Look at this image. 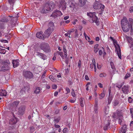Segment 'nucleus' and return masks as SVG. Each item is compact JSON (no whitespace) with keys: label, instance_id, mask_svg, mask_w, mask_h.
I'll use <instances>...</instances> for the list:
<instances>
[{"label":"nucleus","instance_id":"f257e3e1","mask_svg":"<svg viewBox=\"0 0 133 133\" xmlns=\"http://www.w3.org/2000/svg\"><path fill=\"white\" fill-rule=\"evenodd\" d=\"M55 7L54 4L52 2H48L44 5L43 9L41 11L42 13H46L51 10H52Z\"/></svg>","mask_w":133,"mask_h":133},{"label":"nucleus","instance_id":"f03ea898","mask_svg":"<svg viewBox=\"0 0 133 133\" xmlns=\"http://www.w3.org/2000/svg\"><path fill=\"white\" fill-rule=\"evenodd\" d=\"M55 26L53 22H51L49 24V28L46 29L45 32V36L46 37H49L52 32L54 30Z\"/></svg>","mask_w":133,"mask_h":133},{"label":"nucleus","instance_id":"7ed1b4c3","mask_svg":"<svg viewBox=\"0 0 133 133\" xmlns=\"http://www.w3.org/2000/svg\"><path fill=\"white\" fill-rule=\"evenodd\" d=\"M93 8L95 9L99 10V12L100 11L99 14H101L104 11L105 6L98 2H96L94 4Z\"/></svg>","mask_w":133,"mask_h":133},{"label":"nucleus","instance_id":"20e7f679","mask_svg":"<svg viewBox=\"0 0 133 133\" xmlns=\"http://www.w3.org/2000/svg\"><path fill=\"white\" fill-rule=\"evenodd\" d=\"M68 4L69 7L67 8L68 12H70V10H74L76 7V4L74 0H69Z\"/></svg>","mask_w":133,"mask_h":133},{"label":"nucleus","instance_id":"39448f33","mask_svg":"<svg viewBox=\"0 0 133 133\" xmlns=\"http://www.w3.org/2000/svg\"><path fill=\"white\" fill-rule=\"evenodd\" d=\"M87 15L91 18L93 22L95 23L97 25H99V19L96 15L95 12L88 13Z\"/></svg>","mask_w":133,"mask_h":133},{"label":"nucleus","instance_id":"423d86ee","mask_svg":"<svg viewBox=\"0 0 133 133\" xmlns=\"http://www.w3.org/2000/svg\"><path fill=\"white\" fill-rule=\"evenodd\" d=\"M40 47L41 49L45 52L48 53L51 51L49 45L47 43H43L41 44Z\"/></svg>","mask_w":133,"mask_h":133},{"label":"nucleus","instance_id":"0eeeda50","mask_svg":"<svg viewBox=\"0 0 133 133\" xmlns=\"http://www.w3.org/2000/svg\"><path fill=\"white\" fill-rule=\"evenodd\" d=\"M23 75L26 78L30 79L33 77V74L31 72L29 71L25 70L23 72Z\"/></svg>","mask_w":133,"mask_h":133},{"label":"nucleus","instance_id":"6e6552de","mask_svg":"<svg viewBox=\"0 0 133 133\" xmlns=\"http://www.w3.org/2000/svg\"><path fill=\"white\" fill-rule=\"evenodd\" d=\"M66 0H61L60 1L59 4V7L60 8H61L63 11L65 10L66 8V3L65 1Z\"/></svg>","mask_w":133,"mask_h":133},{"label":"nucleus","instance_id":"1a4fd4ad","mask_svg":"<svg viewBox=\"0 0 133 133\" xmlns=\"http://www.w3.org/2000/svg\"><path fill=\"white\" fill-rule=\"evenodd\" d=\"M9 21V18L4 17L0 20V29H3L5 28L4 22H7Z\"/></svg>","mask_w":133,"mask_h":133},{"label":"nucleus","instance_id":"9d476101","mask_svg":"<svg viewBox=\"0 0 133 133\" xmlns=\"http://www.w3.org/2000/svg\"><path fill=\"white\" fill-rule=\"evenodd\" d=\"M17 19V17H15L13 18L11 21L10 24H8L9 26L10 27H14L15 26L16 23H18L16 21Z\"/></svg>","mask_w":133,"mask_h":133},{"label":"nucleus","instance_id":"9b49d317","mask_svg":"<svg viewBox=\"0 0 133 133\" xmlns=\"http://www.w3.org/2000/svg\"><path fill=\"white\" fill-rule=\"evenodd\" d=\"M62 14L61 12L58 10H55L51 15L50 17H52L55 18L56 17L62 15Z\"/></svg>","mask_w":133,"mask_h":133},{"label":"nucleus","instance_id":"f8f14e48","mask_svg":"<svg viewBox=\"0 0 133 133\" xmlns=\"http://www.w3.org/2000/svg\"><path fill=\"white\" fill-rule=\"evenodd\" d=\"M25 108L24 106H22L19 107L18 108V114L19 115H22L24 113Z\"/></svg>","mask_w":133,"mask_h":133},{"label":"nucleus","instance_id":"ddd939ff","mask_svg":"<svg viewBox=\"0 0 133 133\" xmlns=\"http://www.w3.org/2000/svg\"><path fill=\"white\" fill-rule=\"evenodd\" d=\"M121 23L122 27L124 26V25H126V24H129L127 18L125 17H124L121 20Z\"/></svg>","mask_w":133,"mask_h":133},{"label":"nucleus","instance_id":"4468645a","mask_svg":"<svg viewBox=\"0 0 133 133\" xmlns=\"http://www.w3.org/2000/svg\"><path fill=\"white\" fill-rule=\"evenodd\" d=\"M30 86L29 85H27L26 86L22 88L21 90L20 93L21 94H23L26 91H28L30 89Z\"/></svg>","mask_w":133,"mask_h":133},{"label":"nucleus","instance_id":"2eb2a0df","mask_svg":"<svg viewBox=\"0 0 133 133\" xmlns=\"http://www.w3.org/2000/svg\"><path fill=\"white\" fill-rule=\"evenodd\" d=\"M121 116L120 112L119 111H117L116 113H113L112 116L114 118L118 119Z\"/></svg>","mask_w":133,"mask_h":133},{"label":"nucleus","instance_id":"dca6fc26","mask_svg":"<svg viewBox=\"0 0 133 133\" xmlns=\"http://www.w3.org/2000/svg\"><path fill=\"white\" fill-rule=\"evenodd\" d=\"M122 27V30L124 31L127 32L129 31L130 29L129 24H126V25H124V26Z\"/></svg>","mask_w":133,"mask_h":133},{"label":"nucleus","instance_id":"f3484780","mask_svg":"<svg viewBox=\"0 0 133 133\" xmlns=\"http://www.w3.org/2000/svg\"><path fill=\"white\" fill-rule=\"evenodd\" d=\"M37 55L40 58L43 60L46 59H47V57L45 55L42 53L37 52Z\"/></svg>","mask_w":133,"mask_h":133},{"label":"nucleus","instance_id":"a211bd4d","mask_svg":"<svg viewBox=\"0 0 133 133\" xmlns=\"http://www.w3.org/2000/svg\"><path fill=\"white\" fill-rule=\"evenodd\" d=\"M19 60L18 59L14 60L12 61L13 66L14 68L18 66L19 65Z\"/></svg>","mask_w":133,"mask_h":133},{"label":"nucleus","instance_id":"6ab92c4d","mask_svg":"<svg viewBox=\"0 0 133 133\" xmlns=\"http://www.w3.org/2000/svg\"><path fill=\"white\" fill-rule=\"evenodd\" d=\"M116 49L117 51V54L119 58L120 59H121V49L120 48L119 46L118 45L117 47H116Z\"/></svg>","mask_w":133,"mask_h":133},{"label":"nucleus","instance_id":"aec40b11","mask_svg":"<svg viewBox=\"0 0 133 133\" xmlns=\"http://www.w3.org/2000/svg\"><path fill=\"white\" fill-rule=\"evenodd\" d=\"M122 91L123 93L127 94L129 92L128 86L127 85L124 86L122 88Z\"/></svg>","mask_w":133,"mask_h":133},{"label":"nucleus","instance_id":"412c9836","mask_svg":"<svg viewBox=\"0 0 133 133\" xmlns=\"http://www.w3.org/2000/svg\"><path fill=\"white\" fill-rule=\"evenodd\" d=\"M127 130V126L125 125L122 127L121 129L120 130L119 133H125Z\"/></svg>","mask_w":133,"mask_h":133},{"label":"nucleus","instance_id":"4be33fe9","mask_svg":"<svg viewBox=\"0 0 133 133\" xmlns=\"http://www.w3.org/2000/svg\"><path fill=\"white\" fill-rule=\"evenodd\" d=\"M43 32L42 31L38 32L36 34V36L38 38L43 39L44 37L42 35Z\"/></svg>","mask_w":133,"mask_h":133},{"label":"nucleus","instance_id":"5701e85b","mask_svg":"<svg viewBox=\"0 0 133 133\" xmlns=\"http://www.w3.org/2000/svg\"><path fill=\"white\" fill-rule=\"evenodd\" d=\"M87 1V0H79V4L80 6H83L85 5Z\"/></svg>","mask_w":133,"mask_h":133},{"label":"nucleus","instance_id":"b1692460","mask_svg":"<svg viewBox=\"0 0 133 133\" xmlns=\"http://www.w3.org/2000/svg\"><path fill=\"white\" fill-rule=\"evenodd\" d=\"M7 93L5 90H0V95L2 96H6Z\"/></svg>","mask_w":133,"mask_h":133},{"label":"nucleus","instance_id":"393cba45","mask_svg":"<svg viewBox=\"0 0 133 133\" xmlns=\"http://www.w3.org/2000/svg\"><path fill=\"white\" fill-rule=\"evenodd\" d=\"M110 124V121H108L107 123L106 124L104 127V130H107L109 128V125Z\"/></svg>","mask_w":133,"mask_h":133},{"label":"nucleus","instance_id":"a878e982","mask_svg":"<svg viewBox=\"0 0 133 133\" xmlns=\"http://www.w3.org/2000/svg\"><path fill=\"white\" fill-rule=\"evenodd\" d=\"M120 103V100L119 99H115V100L113 103L114 106H116L117 105H118Z\"/></svg>","mask_w":133,"mask_h":133},{"label":"nucleus","instance_id":"bb28decb","mask_svg":"<svg viewBox=\"0 0 133 133\" xmlns=\"http://www.w3.org/2000/svg\"><path fill=\"white\" fill-rule=\"evenodd\" d=\"M41 92V89L40 88L38 87L36 88L35 90L34 91V93L37 94L40 93Z\"/></svg>","mask_w":133,"mask_h":133},{"label":"nucleus","instance_id":"cd10ccee","mask_svg":"<svg viewBox=\"0 0 133 133\" xmlns=\"http://www.w3.org/2000/svg\"><path fill=\"white\" fill-rule=\"evenodd\" d=\"M83 102V98L82 97L80 98L79 99V102L80 106L82 107L84 106Z\"/></svg>","mask_w":133,"mask_h":133},{"label":"nucleus","instance_id":"c85d7f7f","mask_svg":"<svg viewBox=\"0 0 133 133\" xmlns=\"http://www.w3.org/2000/svg\"><path fill=\"white\" fill-rule=\"evenodd\" d=\"M129 25L130 26L131 30L132 29V26L133 24V19L132 18H130L129 19Z\"/></svg>","mask_w":133,"mask_h":133},{"label":"nucleus","instance_id":"c756f323","mask_svg":"<svg viewBox=\"0 0 133 133\" xmlns=\"http://www.w3.org/2000/svg\"><path fill=\"white\" fill-rule=\"evenodd\" d=\"M17 120L16 118H12L10 121V123L11 124H14L16 123Z\"/></svg>","mask_w":133,"mask_h":133},{"label":"nucleus","instance_id":"7c9ffc66","mask_svg":"<svg viewBox=\"0 0 133 133\" xmlns=\"http://www.w3.org/2000/svg\"><path fill=\"white\" fill-rule=\"evenodd\" d=\"M98 44H96L94 46V51L95 53L97 52L98 50L99 49L98 48Z\"/></svg>","mask_w":133,"mask_h":133},{"label":"nucleus","instance_id":"2f4dec72","mask_svg":"<svg viewBox=\"0 0 133 133\" xmlns=\"http://www.w3.org/2000/svg\"><path fill=\"white\" fill-rule=\"evenodd\" d=\"M49 78L51 80L52 82H56L57 81L56 79L52 75L49 76Z\"/></svg>","mask_w":133,"mask_h":133},{"label":"nucleus","instance_id":"473e14b6","mask_svg":"<svg viewBox=\"0 0 133 133\" xmlns=\"http://www.w3.org/2000/svg\"><path fill=\"white\" fill-rule=\"evenodd\" d=\"M113 97L112 95L109 94V95L108 99V103H110L111 102Z\"/></svg>","mask_w":133,"mask_h":133},{"label":"nucleus","instance_id":"72a5a7b5","mask_svg":"<svg viewBox=\"0 0 133 133\" xmlns=\"http://www.w3.org/2000/svg\"><path fill=\"white\" fill-rule=\"evenodd\" d=\"M63 52H60L59 51H57L54 53V55H55L57 56V55H59L60 56H62L63 55Z\"/></svg>","mask_w":133,"mask_h":133},{"label":"nucleus","instance_id":"f704fd0d","mask_svg":"<svg viewBox=\"0 0 133 133\" xmlns=\"http://www.w3.org/2000/svg\"><path fill=\"white\" fill-rule=\"evenodd\" d=\"M3 63L4 64H5L6 63L8 64H9L10 63L9 60L8 59H5L3 60Z\"/></svg>","mask_w":133,"mask_h":133},{"label":"nucleus","instance_id":"c9c22d12","mask_svg":"<svg viewBox=\"0 0 133 133\" xmlns=\"http://www.w3.org/2000/svg\"><path fill=\"white\" fill-rule=\"evenodd\" d=\"M71 94L72 96L75 98H76V94L75 91L74 90L72 89V92H71Z\"/></svg>","mask_w":133,"mask_h":133},{"label":"nucleus","instance_id":"e433bc0d","mask_svg":"<svg viewBox=\"0 0 133 133\" xmlns=\"http://www.w3.org/2000/svg\"><path fill=\"white\" fill-rule=\"evenodd\" d=\"M98 105H95L94 107V111L95 113H97L98 112Z\"/></svg>","mask_w":133,"mask_h":133},{"label":"nucleus","instance_id":"4c0bfd02","mask_svg":"<svg viewBox=\"0 0 133 133\" xmlns=\"http://www.w3.org/2000/svg\"><path fill=\"white\" fill-rule=\"evenodd\" d=\"M60 120V119L59 118H58L55 119H54V120L53 121L54 122L55 124H56L58 123Z\"/></svg>","mask_w":133,"mask_h":133},{"label":"nucleus","instance_id":"58836bf2","mask_svg":"<svg viewBox=\"0 0 133 133\" xmlns=\"http://www.w3.org/2000/svg\"><path fill=\"white\" fill-rule=\"evenodd\" d=\"M19 103V101H16L14 102L13 103V104L14 106H15L16 107L18 106V105Z\"/></svg>","mask_w":133,"mask_h":133},{"label":"nucleus","instance_id":"ea45409f","mask_svg":"<svg viewBox=\"0 0 133 133\" xmlns=\"http://www.w3.org/2000/svg\"><path fill=\"white\" fill-rule=\"evenodd\" d=\"M15 1V0H8L9 3L12 6L14 5Z\"/></svg>","mask_w":133,"mask_h":133},{"label":"nucleus","instance_id":"a19ab883","mask_svg":"<svg viewBox=\"0 0 133 133\" xmlns=\"http://www.w3.org/2000/svg\"><path fill=\"white\" fill-rule=\"evenodd\" d=\"M6 52V50L5 49H2L0 48V53L4 54Z\"/></svg>","mask_w":133,"mask_h":133},{"label":"nucleus","instance_id":"79ce46f5","mask_svg":"<svg viewBox=\"0 0 133 133\" xmlns=\"http://www.w3.org/2000/svg\"><path fill=\"white\" fill-rule=\"evenodd\" d=\"M91 83H90V82H88L87 83V84L86 85V90L87 91H88L89 90V89H88L89 87V85H91Z\"/></svg>","mask_w":133,"mask_h":133},{"label":"nucleus","instance_id":"37998d69","mask_svg":"<svg viewBox=\"0 0 133 133\" xmlns=\"http://www.w3.org/2000/svg\"><path fill=\"white\" fill-rule=\"evenodd\" d=\"M75 34L74 36V37L75 38H76L78 35V33L77 29H75Z\"/></svg>","mask_w":133,"mask_h":133},{"label":"nucleus","instance_id":"c03bdc74","mask_svg":"<svg viewBox=\"0 0 133 133\" xmlns=\"http://www.w3.org/2000/svg\"><path fill=\"white\" fill-rule=\"evenodd\" d=\"M6 67H5L4 66H3L2 69L3 70H4V71H7L9 69V67H8V66H6Z\"/></svg>","mask_w":133,"mask_h":133},{"label":"nucleus","instance_id":"a18cd8bd","mask_svg":"<svg viewBox=\"0 0 133 133\" xmlns=\"http://www.w3.org/2000/svg\"><path fill=\"white\" fill-rule=\"evenodd\" d=\"M106 74L104 73H102L100 74L99 76L100 77H105L106 76Z\"/></svg>","mask_w":133,"mask_h":133},{"label":"nucleus","instance_id":"49530a36","mask_svg":"<svg viewBox=\"0 0 133 133\" xmlns=\"http://www.w3.org/2000/svg\"><path fill=\"white\" fill-rule=\"evenodd\" d=\"M105 96L104 94L103 93H102L100 95V97L99 98L101 99H102Z\"/></svg>","mask_w":133,"mask_h":133},{"label":"nucleus","instance_id":"de8ad7c7","mask_svg":"<svg viewBox=\"0 0 133 133\" xmlns=\"http://www.w3.org/2000/svg\"><path fill=\"white\" fill-rule=\"evenodd\" d=\"M104 111L105 114H107L108 113L109 110H108V108H104Z\"/></svg>","mask_w":133,"mask_h":133},{"label":"nucleus","instance_id":"09e8293b","mask_svg":"<svg viewBox=\"0 0 133 133\" xmlns=\"http://www.w3.org/2000/svg\"><path fill=\"white\" fill-rule=\"evenodd\" d=\"M57 87V86L55 84L53 85H52V88L53 89H56Z\"/></svg>","mask_w":133,"mask_h":133},{"label":"nucleus","instance_id":"8fccbe9b","mask_svg":"<svg viewBox=\"0 0 133 133\" xmlns=\"http://www.w3.org/2000/svg\"><path fill=\"white\" fill-rule=\"evenodd\" d=\"M110 64L111 66V68L112 69H114L115 68V66L114 65L113 63L112 62H111L110 63Z\"/></svg>","mask_w":133,"mask_h":133},{"label":"nucleus","instance_id":"3c124183","mask_svg":"<svg viewBox=\"0 0 133 133\" xmlns=\"http://www.w3.org/2000/svg\"><path fill=\"white\" fill-rule=\"evenodd\" d=\"M130 112L132 118H133V108H131L130 109Z\"/></svg>","mask_w":133,"mask_h":133},{"label":"nucleus","instance_id":"603ef678","mask_svg":"<svg viewBox=\"0 0 133 133\" xmlns=\"http://www.w3.org/2000/svg\"><path fill=\"white\" fill-rule=\"evenodd\" d=\"M76 98H74L73 100L71 99L70 101V102L72 103H74L76 102Z\"/></svg>","mask_w":133,"mask_h":133},{"label":"nucleus","instance_id":"864d4df0","mask_svg":"<svg viewBox=\"0 0 133 133\" xmlns=\"http://www.w3.org/2000/svg\"><path fill=\"white\" fill-rule=\"evenodd\" d=\"M132 99L131 97H129L128 98V101L129 103H132Z\"/></svg>","mask_w":133,"mask_h":133},{"label":"nucleus","instance_id":"5fc2aeb1","mask_svg":"<svg viewBox=\"0 0 133 133\" xmlns=\"http://www.w3.org/2000/svg\"><path fill=\"white\" fill-rule=\"evenodd\" d=\"M81 61L80 60H79V61L78 63V66L79 68L81 67Z\"/></svg>","mask_w":133,"mask_h":133},{"label":"nucleus","instance_id":"6e6d98bb","mask_svg":"<svg viewBox=\"0 0 133 133\" xmlns=\"http://www.w3.org/2000/svg\"><path fill=\"white\" fill-rule=\"evenodd\" d=\"M92 62L93 63L92 64H93L94 67H95V68L96 67V63L95 62V59H93L92 60Z\"/></svg>","mask_w":133,"mask_h":133},{"label":"nucleus","instance_id":"4d7b16f0","mask_svg":"<svg viewBox=\"0 0 133 133\" xmlns=\"http://www.w3.org/2000/svg\"><path fill=\"white\" fill-rule=\"evenodd\" d=\"M65 89H66V91L67 92L66 93V94H67L70 92V89L68 87H66Z\"/></svg>","mask_w":133,"mask_h":133},{"label":"nucleus","instance_id":"13d9d810","mask_svg":"<svg viewBox=\"0 0 133 133\" xmlns=\"http://www.w3.org/2000/svg\"><path fill=\"white\" fill-rule=\"evenodd\" d=\"M87 38H88V39H86L87 40H88V41L89 42H91V43H93V41H91V39L89 37H88V36H87Z\"/></svg>","mask_w":133,"mask_h":133},{"label":"nucleus","instance_id":"bf43d9fd","mask_svg":"<svg viewBox=\"0 0 133 133\" xmlns=\"http://www.w3.org/2000/svg\"><path fill=\"white\" fill-rule=\"evenodd\" d=\"M95 105H98L97 98V97H96L95 98Z\"/></svg>","mask_w":133,"mask_h":133},{"label":"nucleus","instance_id":"052dcab7","mask_svg":"<svg viewBox=\"0 0 133 133\" xmlns=\"http://www.w3.org/2000/svg\"><path fill=\"white\" fill-rule=\"evenodd\" d=\"M129 11L130 13L133 12V6H131L130 7Z\"/></svg>","mask_w":133,"mask_h":133},{"label":"nucleus","instance_id":"680f3d73","mask_svg":"<svg viewBox=\"0 0 133 133\" xmlns=\"http://www.w3.org/2000/svg\"><path fill=\"white\" fill-rule=\"evenodd\" d=\"M68 130V129L67 128H64L63 130V132L64 133H66L67 131Z\"/></svg>","mask_w":133,"mask_h":133},{"label":"nucleus","instance_id":"e2e57ef3","mask_svg":"<svg viewBox=\"0 0 133 133\" xmlns=\"http://www.w3.org/2000/svg\"><path fill=\"white\" fill-rule=\"evenodd\" d=\"M130 76V74L129 73H127L125 76V78H127Z\"/></svg>","mask_w":133,"mask_h":133},{"label":"nucleus","instance_id":"0e129e2a","mask_svg":"<svg viewBox=\"0 0 133 133\" xmlns=\"http://www.w3.org/2000/svg\"><path fill=\"white\" fill-rule=\"evenodd\" d=\"M54 126L55 127L57 128H59L60 127V125H57L56 124H54Z\"/></svg>","mask_w":133,"mask_h":133},{"label":"nucleus","instance_id":"69168bd1","mask_svg":"<svg viewBox=\"0 0 133 133\" xmlns=\"http://www.w3.org/2000/svg\"><path fill=\"white\" fill-rule=\"evenodd\" d=\"M98 85L99 87L100 88H102L103 87V85L100 83H98Z\"/></svg>","mask_w":133,"mask_h":133},{"label":"nucleus","instance_id":"338daca9","mask_svg":"<svg viewBox=\"0 0 133 133\" xmlns=\"http://www.w3.org/2000/svg\"><path fill=\"white\" fill-rule=\"evenodd\" d=\"M69 18V16H66L64 17V19L65 20H66Z\"/></svg>","mask_w":133,"mask_h":133},{"label":"nucleus","instance_id":"774afa93","mask_svg":"<svg viewBox=\"0 0 133 133\" xmlns=\"http://www.w3.org/2000/svg\"><path fill=\"white\" fill-rule=\"evenodd\" d=\"M98 53L100 55H101L103 54V52L101 50H99V51Z\"/></svg>","mask_w":133,"mask_h":133}]
</instances>
